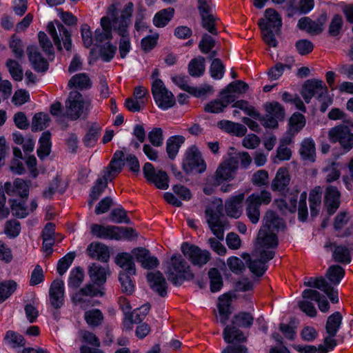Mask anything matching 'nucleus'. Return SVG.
<instances>
[{"label": "nucleus", "instance_id": "obj_4", "mask_svg": "<svg viewBox=\"0 0 353 353\" xmlns=\"http://www.w3.org/2000/svg\"><path fill=\"white\" fill-rule=\"evenodd\" d=\"M271 201V193L266 190H263L259 194H252L246 199V215L252 223H257L259 221L260 206L262 204L268 205Z\"/></svg>", "mask_w": 353, "mask_h": 353}, {"label": "nucleus", "instance_id": "obj_27", "mask_svg": "<svg viewBox=\"0 0 353 353\" xmlns=\"http://www.w3.org/2000/svg\"><path fill=\"white\" fill-rule=\"evenodd\" d=\"M109 274L108 268L102 267L99 264L93 263L88 267V274L91 281L98 286L106 282L107 275Z\"/></svg>", "mask_w": 353, "mask_h": 353}, {"label": "nucleus", "instance_id": "obj_3", "mask_svg": "<svg viewBox=\"0 0 353 353\" xmlns=\"http://www.w3.org/2000/svg\"><path fill=\"white\" fill-rule=\"evenodd\" d=\"M327 138L330 143L339 144L345 153L353 149V132L345 124H339L330 128L327 132Z\"/></svg>", "mask_w": 353, "mask_h": 353}, {"label": "nucleus", "instance_id": "obj_62", "mask_svg": "<svg viewBox=\"0 0 353 353\" xmlns=\"http://www.w3.org/2000/svg\"><path fill=\"white\" fill-rule=\"evenodd\" d=\"M333 258L336 261L343 263H349L351 261L350 251L347 247L343 245L335 248Z\"/></svg>", "mask_w": 353, "mask_h": 353}, {"label": "nucleus", "instance_id": "obj_54", "mask_svg": "<svg viewBox=\"0 0 353 353\" xmlns=\"http://www.w3.org/2000/svg\"><path fill=\"white\" fill-rule=\"evenodd\" d=\"M344 274V269L339 265H334L329 268L326 276L332 283L337 285L343 278Z\"/></svg>", "mask_w": 353, "mask_h": 353}, {"label": "nucleus", "instance_id": "obj_45", "mask_svg": "<svg viewBox=\"0 0 353 353\" xmlns=\"http://www.w3.org/2000/svg\"><path fill=\"white\" fill-rule=\"evenodd\" d=\"M205 59L202 57L192 59L188 64V72L194 77L202 76L205 72Z\"/></svg>", "mask_w": 353, "mask_h": 353}, {"label": "nucleus", "instance_id": "obj_40", "mask_svg": "<svg viewBox=\"0 0 353 353\" xmlns=\"http://www.w3.org/2000/svg\"><path fill=\"white\" fill-rule=\"evenodd\" d=\"M92 83L89 77L85 73H79L71 77L68 81L69 88H77L79 90L88 89L91 87Z\"/></svg>", "mask_w": 353, "mask_h": 353}, {"label": "nucleus", "instance_id": "obj_13", "mask_svg": "<svg viewBox=\"0 0 353 353\" xmlns=\"http://www.w3.org/2000/svg\"><path fill=\"white\" fill-rule=\"evenodd\" d=\"M183 168L186 172L193 170L201 172L205 170L204 161L196 147H191L186 151L183 161Z\"/></svg>", "mask_w": 353, "mask_h": 353}, {"label": "nucleus", "instance_id": "obj_19", "mask_svg": "<svg viewBox=\"0 0 353 353\" xmlns=\"http://www.w3.org/2000/svg\"><path fill=\"white\" fill-rule=\"evenodd\" d=\"M323 202L329 214L337 210L341 204V192L337 187L329 185L325 188Z\"/></svg>", "mask_w": 353, "mask_h": 353}, {"label": "nucleus", "instance_id": "obj_26", "mask_svg": "<svg viewBox=\"0 0 353 353\" xmlns=\"http://www.w3.org/2000/svg\"><path fill=\"white\" fill-rule=\"evenodd\" d=\"M244 200V194L230 197L225 205V212L228 216L234 219H238L242 214V202Z\"/></svg>", "mask_w": 353, "mask_h": 353}, {"label": "nucleus", "instance_id": "obj_8", "mask_svg": "<svg viewBox=\"0 0 353 353\" xmlns=\"http://www.w3.org/2000/svg\"><path fill=\"white\" fill-rule=\"evenodd\" d=\"M47 30L51 36L57 48L61 50V41L67 50L72 47L71 35L66 28L58 21L49 22L47 25Z\"/></svg>", "mask_w": 353, "mask_h": 353}, {"label": "nucleus", "instance_id": "obj_64", "mask_svg": "<svg viewBox=\"0 0 353 353\" xmlns=\"http://www.w3.org/2000/svg\"><path fill=\"white\" fill-rule=\"evenodd\" d=\"M75 256L74 252H70L58 261L57 270L59 275L62 276L66 272L74 259Z\"/></svg>", "mask_w": 353, "mask_h": 353}, {"label": "nucleus", "instance_id": "obj_33", "mask_svg": "<svg viewBox=\"0 0 353 353\" xmlns=\"http://www.w3.org/2000/svg\"><path fill=\"white\" fill-rule=\"evenodd\" d=\"M233 101L230 95H221V99L213 100L205 105L204 110L210 113H220Z\"/></svg>", "mask_w": 353, "mask_h": 353}, {"label": "nucleus", "instance_id": "obj_39", "mask_svg": "<svg viewBox=\"0 0 353 353\" xmlns=\"http://www.w3.org/2000/svg\"><path fill=\"white\" fill-rule=\"evenodd\" d=\"M3 340L7 345L14 349L23 347L26 344L23 336L12 330L6 332Z\"/></svg>", "mask_w": 353, "mask_h": 353}, {"label": "nucleus", "instance_id": "obj_57", "mask_svg": "<svg viewBox=\"0 0 353 353\" xmlns=\"http://www.w3.org/2000/svg\"><path fill=\"white\" fill-rule=\"evenodd\" d=\"M50 119L47 114L42 112L36 114L32 121V129L34 131L42 130L49 125Z\"/></svg>", "mask_w": 353, "mask_h": 353}, {"label": "nucleus", "instance_id": "obj_51", "mask_svg": "<svg viewBox=\"0 0 353 353\" xmlns=\"http://www.w3.org/2000/svg\"><path fill=\"white\" fill-rule=\"evenodd\" d=\"M305 125V117L299 112L294 113L290 119V132L294 134L298 133Z\"/></svg>", "mask_w": 353, "mask_h": 353}, {"label": "nucleus", "instance_id": "obj_48", "mask_svg": "<svg viewBox=\"0 0 353 353\" xmlns=\"http://www.w3.org/2000/svg\"><path fill=\"white\" fill-rule=\"evenodd\" d=\"M323 172L325 175V181L328 183L338 180L341 176V170L339 163L331 162L323 168Z\"/></svg>", "mask_w": 353, "mask_h": 353}, {"label": "nucleus", "instance_id": "obj_56", "mask_svg": "<svg viewBox=\"0 0 353 353\" xmlns=\"http://www.w3.org/2000/svg\"><path fill=\"white\" fill-rule=\"evenodd\" d=\"M145 8L140 6L137 8L135 13L134 28L137 32H143L148 28L145 19Z\"/></svg>", "mask_w": 353, "mask_h": 353}, {"label": "nucleus", "instance_id": "obj_36", "mask_svg": "<svg viewBox=\"0 0 353 353\" xmlns=\"http://www.w3.org/2000/svg\"><path fill=\"white\" fill-rule=\"evenodd\" d=\"M274 204L283 213L293 212L296 208V198L294 196L285 195L281 198L275 199Z\"/></svg>", "mask_w": 353, "mask_h": 353}, {"label": "nucleus", "instance_id": "obj_44", "mask_svg": "<svg viewBox=\"0 0 353 353\" xmlns=\"http://www.w3.org/2000/svg\"><path fill=\"white\" fill-rule=\"evenodd\" d=\"M123 165L120 161L111 160L109 165L104 170L103 176L100 179L105 180L107 183L108 181H112L121 172Z\"/></svg>", "mask_w": 353, "mask_h": 353}, {"label": "nucleus", "instance_id": "obj_32", "mask_svg": "<svg viewBox=\"0 0 353 353\" xmlns=\"http://www.w3.org/2000/svg\"><path fill=\"white\" fill-rule=\"evenodd\" d=\"M283 221L274 211H267L261 229H265L274 232L283 226Z\"/></svg>", "mask_w": 353, "mask_h": 353}, {"label": "nucleus", "instance_id": "obj_50", "mask_svg": "<svg viewBox=\"0 0 353 353\" xmlns=\"http://www.w3.org/2000/svg\"><path fill=\"white\" fill-rule=\"evenodd\" d=\"M342 316L338 312L330 315L326 323V332L328 334L336 335L341 324Z\"/></svg>", "mask_w": 353, "mask_h": 353}, {"label": "nucleus", "instance_id": "obj_11", "mask_svg": "<svg viewBox=\"0 0 353 353\" xmlns=\"http://www.w3.org/2000/svg\"><path fill=\"white\" fill-rule=\"evenodd\" d=\"M264 108L266 114L262 119V124L265 128H276L278 125V121L283 120L284 117V108L276 101L266 103L264 105Z\"/></svg>", "mask_w": 353, "mask_h": 353}, {"label": "nucleus", "instance_id": "obj_34", "mask_svg": "<svg viewBox=\"0 0 353 353\" xmlns=\"http://www.w3.org/2000/svg\"><path fill=\"white\" fill-rule=\"evenodd\" d=\"M299 154L303 160L314 162L316 157L315 143L311 138L305 139L301 143Z\"/></svg>", "mask_w": 353, "mask_h": 353}, {"label": "nucleus", "instance_id": "obj_25", "mask_svg": "<svg viewBox=\"0 0 353 353\" xmlns=\"http://www.w3.org/2000/svg\"><path fill=\"white\" fill-rule=\"evenodd\" d=\"M134 236H137V234L132 229L114 225H107L105 239L119 241L121 239H130Z\"/></svg>", "mask_w": 353, "mask_h": 353}, {"label": "nucleus", "instance_id": "obj_63", "mask_svg": "<svg viewBox=\"0 0 353 353\" xmlns=\"http://www.w3.org/2000/svg\"><path fill=\"white\" fill-rule=\"evenodd\" d=\"M9 46L14 57L21 59L24 55L23 44L21 39L13 34L10 39Z\"/></svg>", "mask_w": 353, "mask_h": 353}, {"label": "nucleus", "instance_id": "obj_28", "mask_svg": "<svg viewBox=\"0 0 353 353\" xmlns=\"http://www.w3.org/2000/svg\"><path fill=\"white\" fill-rule=\"evenodd\" d=\"M27 53L29 61L32 68L37 72H46L48 68L47 61L41 56L38 49L34 46H30L27 48Z\"/></svg>", "mask_w": 353, "mask_h": 353}, {"label": "nucleus", "instance_id": "obj_15", "mask_svg": "<svg viewBox=\"0 0 353 353\" xmlns=\"http://www.w3.org/2000/svg\"><path fill=\"white\" fill-rule=\"evenodd\" d=\"M236 170V161L231 159L229 157L219 165L215 172L214 180L216 185H219L226 181L232 180L234 178Z\"/></svg>", "mask_w": 353, "mask_h": 353}, {"label": "nucleus", "instance_id": "obj_10", "mask_svg": "<svg viewBox=\"0 0 353 353\" xmlns=\"http://www.w3.org/2000/svg\"><path fill=\"white\" fill-rule=\"evenodd\" d=\"M181 252L191 263L199 267L206 264L210 259V253L205 250H201L196 245L183 243L181 245Z\"/></svg>", "mask_w": 353, "mask_h": 353}, {"label": "nucleus", "instance_id": "obj_42", "mask_svg": "<svg viewBox=\"0 0 353 353\" xmlns=\"http://www.w3.org/2000/svg\"><path fill=\"white\" fill-rule=\"evenodd\" d=\"M230 304L231 298L228 294H225L219 298L218 310L221 316L220 321L222 324H225L229 319V315L231 313L230 310Z\"/></svg>", "mask_w": 353, "mask_h": 353}, {"label": "nucleus", "instance_id": "obj_59", "mask_svg": "<svg viewBox=\"0 0 353 353\" xmlns=\"http://www.w3.org/2000/svg\"><path fill=\"white\" fill-rule=\"evenodd\" d=\"M210 280V290L212 292L219 291L223 286L222 277L216 268L210 269L208 272Z\"/></svg>", "mask_w": 353, "mask_h": 353}, {"label": "nucleus", "instance_id": "obj_38", "mask_svg": "<svg viewBox=\"0 0 353 353\" xmlns=\"http://www.w3.org/2000/svg\"><path fill=\"white\" fill-rule=\"evenodd\" d=\"M174 8H168L157 12L153 18V24L157 28L165 27L172 19Z\"/></svg>", "mask_w": 353, "mask_h": 353}, {"label": "nucleus", "instance_id": "obj_12", "mask_svg": "<svg viewBox=\"0 0 353 353\" xmlns=\"http://www.w3.org/2000/svg\"><path fill=\"white\" fill-rule=\"evenodd\" d=\"M144 177L148 182L153 183L157 188L166 190L168 188V176L163 170H156L150 163H145L143 168Z\"/></svg>", "mask_w": 353, "mask_h": 353}, {"label": "nucleus", "instance_id": "obj_60", "mask_svg": "<svg viewBox=\"0 0 353 353\" xmlns=\"http://www.w3.org/2000/svg\"><path fill=\"white\" fill-rule=\"evenodd\" d=\"M11 211L12 214L18 218H24L29 214L28 208L25 205L23 201L12 200Z\"/></svg>", "mask_w": 353, "mask_h": 353}, {"label": "nucleus", "instance_id": "obj_46", "mask_svg": "<svg viewBox=\"0 0 353 353\" xmlns=\"http://www.w3.org/2000/svg\"><path fill=\"white\" fill-rule=\"evenodd\" d=\"M223 339L228 343H233L234 341L243 342L246 340L243 333L234 326H226L225 327Z\"/></svg>", "mask_w": 353, "mask_h": 353}, {"label": "nucleus", "instance_id": "obj_29", "mask_svg": "<svg viewBox=\"0 0 353 353\" xmlns=\"http://www.w3.org/2000/svg\"><path fill=\"white\" fill-rule=\"evenodd\" d=\"M290 181V176L288 169L284 167L280 168L272 181L271 189L273 191H283L289 185Z\"/></svg>", "mask_w": 353, "mask_h": 353}, {"label": "nucleus", "instance_id": "obj_14", "mask_svg": "<svg viewBox=\"0 0 353 353\" xmlns=\"http://www.w3.org/2000/svg\"><path fill=\"white\" fill-rule=\"evenodd\" d=\"M327 92V88L323 81L312 79L305 83L301 94L305 102L309 103L313 97L320 99Z\"/></svg>", "mask_w": 353, "mask_h": 353}, {"label": "nucleus", "instance_id": "obj_35", "mask_svg": "<svg viewBox=\"0 0 353 353\" xmlns=\"http://www.w3.org/2000/svg\"><path fill=\"white\" fill-rule=\"evenodd\" d=\"M217 125L220 129L238 137H243L247 132V128L245 125L228 120L220 121Z\"/></svg>", "mask_w": 353, "mask_h": 353}, {"label": "nucleus", "instance_id": "obj_18", "mask_svg": "<svg viewBox=\"0 0 353 353\" xmlns=\"http://www.w3.org/2000/svg\"><path fill=\"white\" fill-rule=\"evenodd\" d=\"M241 256L248 262L250 270L256 276L264 274L267 270L265 263L270 260L265 259V254L258 255L255 251L252 252V257L247 253H243Z\"/></svg>", "mask_w": 353, "mask_h": 353}, {"label": "nucleus", "instance_id": "obj_49", "mask_svg": "<svg viewBox=\"0 0 353 353\" xmlns=\"http://www.w3.org/2000/svg\"><path fill=\"white\" fill-rule=\"evenodd\" d=\"M101 128L99 125L93 123L91 125L85 135L83 137V141L86 147H93L97 143Z\"/></svg>", "mask_w": 353, "mask_h": 353}, {"label": "nucleus", "instance_id": "obj_55", "mask_svg": "<svg viewBox=\"0 0 353 353\" xmlns=\"http://www.w3.org/2000/svg\"><path fill=\"white\" fill-rule=\"evenodd\" d=\"M17 284L13 280L0 283V303L8 299L17 289Z\"/></svg>", "mask_w": 353, "mask_h": 353}, {"label": "nucleus", "instance_id": "obj_21", "mask_svg": "<svg viewBox=\"0 0 353 353\" xmlns=\"http://www.w3.org/2000/svg\"><path fill=\"white\" fill-rule=\"evenodd\" d=\"M30 182L22 179H16L13 183L6 182L4 184V190L10 196H19L21 198H27L29 194Z\"/></svg>", "mask_w": 353, "mask_h": 353}, {"label": "nucleus", "instance_id": "obj_37", "mask_svg": "<svg viewBox=\"0 0 353 353\" xmlns=\"http://www.w3.org/2000/svg\"><path fill=\"white\" fill-rule=\"evenodd\" d=\"M322 189L321 186H316L311 190L309 195V203L311 215L316 216L319 212L321 204Z\"/></svg>", "mask_w": 353, "mask_h": 353}, {"label": "nucleus", "instance_id": "obj_30", "mask_svg": "<svg viewBox=\"0 0 353 353\" xmlns=\"http://www.w3.org/2000/svg\"><path fill=\"white\" fill-rule=\"evenodd\" d=\"M88 254L94 259L108 262L110 258L108 248L100 243H92L87 248Z\"/></svg>", "mask_w": 353, "mask_h": 353}, {"label": "nucleus", "instance_id": "obj_23", "mask_svg": "<svg viewBox=\"0 0 353 353\" xmlns=\"http://www.w3.org/2000/svg\"><path fill=\"white\" fill-rule=\"evenodd\" d=\"M147 279L150 288L159 295L165 296L167 294L168 284L161 272H150L147 274Z\"/></svg>", "mask_w": 353, "mask_h": 353}, {"label": "nucleus", "instance_id": "obj_17", "mask_svg": "<svg viewBox=\"0 0 353 353\" xmlns=\"http://www.w3.org/2000/svg\"><path fill=\"white\" fill-rule=\"evenodd\" d=\"M65 287L61 279L52 281L49 288V301L54 309L61 308L64 304Z\"/></svg>", "mask_w": 353, "mask_h": 353}, {"label": "nucleus", "instance_id": "obj_20", "mask_svg": "<svg viewBox=\"0 0 353 353\" xmlns=\"http://www.w3.org/2000/svg\"><path fill=\"white\" fill-rule=\"evenodd\" d=\"M326 20V14H321L316 21L304 17L299 20L297 26L300 30H305L311 34L316 35L322 32Z\"/></svg>", "mask_w": 353, "mask_h": 353}, {"label": "nucleus", "instance_id": "obj_6", "mask_svg": "<svg viewBox=\"0 0 353 353\" xmlns=\"http://www.w3.org/2000/svg\"><path fill=\"white\" fill-rule=\"evenodd\" d=\"M90 107V101L85 100L77 91L70 92L65 102L68 117L73 121L77 120Z\"/></svg>", "mask_w": 353, "mask_h": 353}, {"label": "nucleus", "instance_id": "obj_5", "mask_svg": "<svg viewBox=\"0 0 353 353\" xmlns=\"http://www.w3.org/2000/svg\"><path fill=\"white\" fill-rule=\"evenodd\" d=\"M277 245L278 240L275 232L261 228L258 233L256 248L254 251L258 255L265 254L266 259H272L274 256V252L272 249Z\"/></svg>", "mask_w": 353, "mask_h": 353}, {"label": "nucleus", "instance_id": "obj_9", "mask_svg": "<svg viewBox=\"0 0 353 353\" xmlns=\"http://www.w3.org/2000/svg\"><path fill=\"white\" fill-rule=\"evenodd\" d=\"M152 93L156 103L163 110H168L175 104L174 96L161 79H155L152 83Z\"/></svg>", "mask_w": 353, "mask_h": 353}, {"label": "nucleus", "instance_id": "obj_61", "mask_svg": "<svg viewBox=\"0 0 353 353\" xmlns=\"http://www.w3.org/2000/svg\"><path fill=\"white\" fill-rule=\"evenodd\" d=\"M254 318L248 312H240L235 315L232 321L234 325L243 327H249L253 323Z\"/></svg>", "mask_w": 353, "mask_h": 353}, {"label": "nucleus", "instance_id": "obj_41", "mask_svg": "<svg viewBox=\"0 0 353 353\" xmlns=\"http://www.w3.org/2000/svg\"><path fill=\"white\" fill-rule=\"evenodd\" d=\"M184 141V137L181 135L171 137L167 140L166 152L170 159H174L175 158Z\"/></svg>", "mask_w": 353, "mask_h": 353}, {"label": "nucleus", "instance_id": "obj_52", "mask_svg": "<svg viewBox=\"0 0 353 353\" xmlns=\"http://www.w3.org/2000/svg\"><path fill=\"white\" fill-rule=\"evenodd\" d=\"M7 67L12 78L17 81H21L23 77V72L20 64L15 60L8 59L6 61Z\"/></svg>", "mask_w": 353, "mask_h": 353}, {"label": "nucleus", "instance_id": "obj_7", "mask_svg": "<svg viewBox=\"0 0 353 353\" xmlns=\"http://www.w3.org/2000/svg\"><path fill=\"white\" fill-rule=\"evenodd\" d=\"M222 210V205L218 203H212L205 210V217L209 227L219 240H223L224 237L223 224L220 219Z\"/></svg>", "mask_w": 353, "mask_h": 353}, {"label": "nucleus", "instance_id": "obj_16", "mask_svg": "<svg viewBox=\"0 0 353 353\" xmlns=\"http://www.w3.org/2000/svg\"><path fill=\"white\" fill-rule=\"evenodd\" d=\"M303 283L305 286L316 288L321 290L327 294L332 303H338L339 297L337 291L335 290L334 288L331 286L323 277H306L305 278Z\"/></svg>", "mask_w": 353, "mask_h": 353}, {"label": "nucleus", "instance_id": "obj_43", "mask_svg": "<svg viewBox=\"0 0 353 353\" xmlns=\"http://www.w3.org/2000/svg\"><path fill=\"white\" fill-rule=\"evenodd\" d=\"M84 319L89 326L94 327L102 323L104 316L100 310L91 309L85 312Z\"/></svg>", "mask_w": 353, "mask_h": 353}, {"label": "nucleus", "instance_id": "obj_2", "mask_svg": "<svg viewBox=\"0 0 353 353\" xmlns=\"http://www.w3.org/2000/svg\"><path fill=\"white\" fill-rule=\"evenodd\" d=\"M165 273L168 280L174 285H180L184 280H190L194 277L190 265L180 254H174L171 257Z\"/></svg>", "mask_w": 353, "mask_h": 353}, {"label": "nucleus", "instance_id": "obj_58", "mask_svg": "<svg viewBox=\"0 0 353 353\" xmlns=\"http://www.w3.org/2000/svg\"><path fill=\"white\" fill-rule=\"evenodd\" d=\"M248 89V85L241 81H236L230 83L224 90L221 92V95H229L230 92L234 93H243Z\"/></svg>", "mask_w": 353, "mask_h": 353}, {"label": "nucleus", "instance_id": "obj_31", "mask_svg": "<svg viewBox=\"0 0 353 353\" xmlns=\"http://www.w3.org/2000/svg\"><path fill=\"white\" fill-rule=\"evenodd\" d=\"M115 263L123 269L121 273L136 274L133 254L127 252L119 253L115 258Z\"/></svg>", "mask_w": 353, "mask_h": 353}, {"label": "nucleus", "instance_id": "obj_53", "mask_svg": "<svg viewBox=\"0 0 353 353\" xmlns=\"http://www.w3.org/2000/svg\"><path fill=\"white\" fill-rule=\"evenodd\" d=\"M84 279V272L82 268L77 267L73 268L69 276L68 287L77 288L83 283Z\"/></svg>", "mask_w": 353, "mask_h": 353}, {"label": "nucleus", "instance_id": "obj_1", "mask_svg": "<svg viewBox=\"0 0 353 353\" xmlns=\"http://www.w3.org/2000/svg\"><path fill=\"white\" fill-rule=\"evenodd\" d=\"M120 3L115 2L111 4L108 9V16L101 19V30L95 31L97 41L103 42L112 38V30L116 31L120 36H125L128 28L131 24V18L134 11L132 2H128L124 5L119 15Z\"/></svg>", "mask_w": 353, "mask_h": 353}, {"label": "nucleus", "instance_id": "obj_22", "mask_svg": "<svg viewBox=\"0 0 353 353\" xmlns=\"http://www.w3.org/2000/svg\"><path fill=\"white\" fill-rule=\"evenodd\" d=\"M137 261L145 269H152L159 265V260L154 256H151L148 250L145 248H136L132 251Z\"/></svg>", "mask_w": 353, "mask_h": 353}, {"label": "nucleus", "instance_id": "obj_24", "mask_svg": "<svg viewBox=\"0 0 353 353\" xmlns=\"http://www.w3.org/2000/svg\"><path fill=\"white\" fill-rule=\"evenodd\" d=\"M260 28L267 26L268 29H273L275 32H279L282 26L281 17L274 9H267L265 12V19L259 21Z\"/></svg>", "mask_w": 353, "mask_h": 353}, {"label": "nucleus", "instance_id": "obj_47", "mask_svg": "<svg viewBox=\"0 0 353 353\" xmlns=\"http://www.w3.org/2000/svg\"><path fill=\"white\" fill-rule=\"evenodd\" d=\"M50 134L43 132L39 139V146L37 149V155L43 159L48 156L51 151Z\"/></svg>", "mask_w": 353, "mask_h": 353}]
</instances>
